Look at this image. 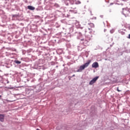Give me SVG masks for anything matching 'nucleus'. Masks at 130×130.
<instances>
[{
    "instance_id": "obj_11",
    "label": "nucleus",
    "mask_w": 130,
    "mask_h": 130,
    "mask_svg": "<svg viewBox=\"0 0 130 130\" xmlns=\"http://www.w3.org/2000/svg\"><path fill=\"white\" fill-rule=\"evenodd\" d=\"M81 41H84V40H85L84 39H81Z\"/></svg>"
},
{
    "instance_id": "obj_15",
    "label": "nucleus",
    "mask_w": 130,
    "mask_h": 130,
    "mask_svg": "<svg viewBox=\"0 0 130 130\" xmlns=\"http://www.w3.org/2000/svg\"><path fill=\"white\" fill-rule=\"evenodd\" d=\"M37 130H40L39 129L37 128Z\"/></svg>"
},
{
    "instance_id": "obj_14",
    "label": "nucleus",
    "mask_w": 130,
    "mask_h": 130,
    "mask_svg": "<svg viewBox=\"0 0 130 130\" xmlns=\"http://www.w3.org/2000/svg\"><path fill=\"white\" fill-rule=\"evenodd\" d=\"M0 98H2V95H0Z\"/></svg>"
},
{
    "instance_id": "obj_10",
    "label": "nucleus",
    "mask_w": 130,
    "mask_h": 130,
    "mask_svg": "<svg viewBox=\"0 0 130 130\" xmlns=\"http://www.w3.org/2000/svg\"><path fill=\"white\" fill-rule=\"evenodd\" d=\"M117 91H118V92H121V90H119L118 87H117Z\"/></svg>"
},
{
    "instance_id": "obj_3",
    "label": "nucleus",
    "mask_w": 130,
    "mask_h": 130,
    "mask_svg": "<svg viewBox=\"0 0 130 130\" xmlns=\"http://www.w3.org/2000/svg\"><path fill=\"white\" fill-rule=\"evenodd\" d=\"M98 79H99V76H96L94 78H93V79L90 81L89 85H93V84H94V83H96V81H97Z\"/></svg>"
},
{
    "instance_id": "obj_16",
    "label": "nucleus",
    "mask_w": 130,
    "mask_h": 130,
    "mask_svg": "<svg viewBox=\"0 0 130 130\" xmlns=\"http://www.w3.org/2000/svg\"><path fill=\"white\" fill-rule=\"evenodd\" d=\"M88 29H89V30H91V29H90V28H88Z\"/></svg>"
},
{
    "instance_id": "obj_7",
    "label": "nucleus",
    "mask_w": 130,
    "mask_h": 130,
    "mask_svg": "<svg viewBox=\"0 0 130 130\" xmlns=\"http://www.w3.org/2000/svg\"><path fill=\"white\" fill-rule=\"evenodd\" d=\"M88 25H89V26L91 27V28H94V27H95V25H94V23H90L89 22Z\"/></svg>"
},
{
    "instance_id": "obj_13",
    "label": "nucleus",
    "mask_w": 130,
    "mask_h": 130,
    "mask_svg": "<svg viewBox=\"0 0 130 130\" xmlns=\"http://www.w3.org/2000/svg\"><path fill=\"white\" fill-rule=\"evenodd\" d=\"M73 77H75V75H73Z\"/></svg>"
},
{
    "instance_id": "obj_9",
    "label": "nucleus",
    "mask_w": 130,
    "mask_h": 130,
    "mask_svg": "<svg viewBox=\"0 0 130 130\" xmlns=\"http://www.w3.org/2000/svg\"><path fill=\"white\" fill-rule=\"evenodd\" d=\"M83 43L84 45H85V46H86V45H85V44H87L88 43V41L85 40L84 42H83Z\"/></svg>"
},
{
    "instance_id": "obj_4",
    "label": "nucleus",
    "mask_w": 130,
    "mask_h": 130,
    "mask_svg": "<svg viewBox=\"0 0 130 130\" xmlns=\"http://www.w3.org/2000/svg\"><path fill=\"white\" fill-rule=\"evenodd\" d=\"M92 67L95 69H97V68L99 67V64L97 62H94L92 63Z\"/></svg>"
},
{
    "instance_id": "obj_1",
    "label": "nucleus",
    "mask_w": 130,
    "mask_h": 130,
    "mask_svg": "<svg viewBox=\"0 0 130 130\" xmlns=\"http://www.w3.org/2000/svg\"><path fill=\"white\" fill-rule=\"evenodd\" d=\"M91 60H88L86 63L80 66L79 69L78 70V71L80 72V71H83V70H85V68L89 67V64L91 63Z\"/></svg>"
},
{
    "instance_id": "obj_12",
    "label": "nucleus",
    "mask_w": 130,
    "mask_h": 130,
    "mask_svg": "<svg viewBox=\"0 0 130 130\" xmlns=\"http://www.w3.org/2000/svg\"><path fill=\"white\" fill-rule=\"evenodd\" d=\"M110 5H113V3H111Z\"/></svg>"
},
{
    "instance_id": "obj_6",
    "label": "nucleus",
    "mask_w": 130,
    "mask_h": 130,
    "mask_svg": "<svg viewBox=\"0 0 130 130\" xmlns=\"http://www.w3.org/2000/svg\"><path fill=\"white\" fill-rule=\"evenodd\" d=\"M27 9H28V10H30V11H34V10H35V7H34L31 6H28Z\"/></svg>"
},
{
    "instance_id": "obj_2",
    "label": "nucleus",
    "mask_w": 130,
    "mask_h": 130,
    "mask_svg": "<svg viewBox=\"0 0 130 130\" xmlns=\"http://www.w3.org/2000/svg\"><path fill=\"white\" fill-rule=\"evenodd\" d=\"M122 14L125 17H129L130 16V9L129 8H123L122 9Z\"/></svg>"
},
{
    "instance_id": "obj_8",
    "label": "nucleus",
    "mask_w": 130,
    "mask_h": 130,
    "mask_svg": "<svg viewBox=\"0 0 130 130\" xmlns=\"http://www.w3.org/2000/svg\"><path fill=\"white\" fill-rule=\"evenodd\" d=\"M15 63H17V64H20V63H21V61H20L19 60H15Z\"/></svg>"
},
{
    "instance_id": "obj_5",
    "label": "nucleus",
    "mask_w": 130,
    "mask_h": 130,
    "mask_svg": "<svg viewBox=\"0 0 130 130\" xmlns=\"http://www.w3.org/2000/svg\"><path fill=\"white\" fill-rule=\"evenodd\" d=\"M5 119V115L4 114H0V121L4 122Z\"/></svg>"
}]
</instances>
